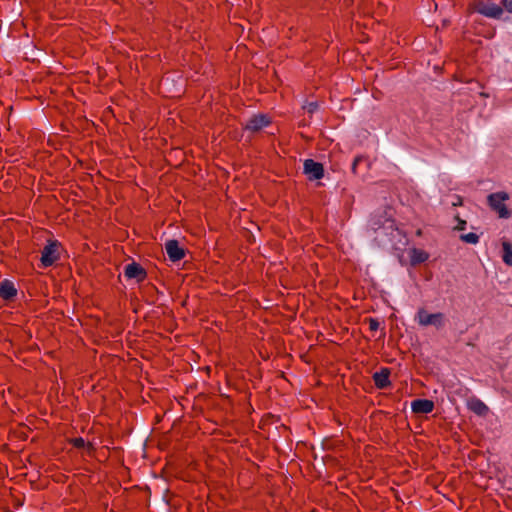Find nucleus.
Wrapping results in <instances>:
<instances>
[{"label":"nucleus","mask_w":512,"mask_h":512,"mask_svg":"<svg viewBox=\"0 0 512 512\" xmlns=\"http://www.w3.org/2000/svg\"><path fill=\"white\" fill-rule=\"evenodd\" d=\"M309 113H314L317 108H318V105L316 102H310L308 103L305 107H304Z\"/></svg>","instance_id":"18"},{"label":"nucleus","mask_w":512,"mask_h":512,"mask_svg":"<svg viewBox=\"0 0 512 512\" xmlns=\"http://www.w3.org/2000/svg\"><path fill=\"white\" fill-rule=\"evenodd\" d=\"M368 325H369V329L371 331H377L379 329L380 323L375 318H369L368 319Z\"/></svg>","instance_id":"16"},{"label":"nucleus","mask_w":512,"mask_h":512,"mask_svg":"<svg viewBox=\"0 0 512 512\" xmlns=\"http://www.w3.org/2000/svg\"><path fill=\"white\" fill-rule=\"evenodd\" d=\"M71 443L76 448H83L85 446V441L81 437L72 439Z\"/></svg>","instance_id":"17"},{"label":"nucleus","mask_w":512,"mask_h":512,"mask_svg":"<svg viewBox=\"0 0 512 512\" xmlns=\"http://www.w3.org/2000/svg\"><path fill=\"white\" fill-rule=\"evenodd\" d=\"M478 12L486 17L499 18L503 10L502 8L493 2H487L478 7Z\"/></svg>","instance_id":"7"},{"label":"nucleus","mask_w":512,"mask_h":512,"mask_svg":"<svg viewBox=\"0 0 512 512\" xmlns=\"http://www.w3.org/2000/svg\"><path fill=\"white\" fill-rule=\"evenodd\" d=\"M461 240L466 243L476 244L479 241V236L477 234L471 232V233L461 235Z\"/></svg>","instance_id":"15"},{"label":"nucleus","mask_w":512,"mask_h":512,"mask_svg":"<svg viewBox=\"0 0 512 512\" xmlns=\"http://www.w3.org/2000/svg\"><path fill=\"white\" fill-rule=\"evenodd\" d=\"M270 124L269 118L264 114H258L251 117L246 123L245 128L251 132H257Z\"/></svg>","instance_id":"6"},{"label":"nucleus","mask_w":512,"mask_h":512,"mask_svg":"<svg viewBox=\"0 0 512 512\" xmlns=\"http://www.w3.org/2000/svg\"><path fill=\"white\" fill-rule=\"evenodd\" d=\"M468 408L477 415L484 416L488 413V407L479 399H472L468 402Z\"/></svg>","instance_id":"13"},{"label":"nucleus","mask_w":512,"mask_h":512,"mask_svg":"<svg viewBox=\"0 0 512 512\" xmlns=\"http://www.w3.org/2000/svg\"><path fill=\"white\" fill-rule=\"evenodd\" d=\"M304 173L310 180H319L324 176V168L321 163L307 159L304 162Z\"/></svg>","instance_id":"4"},{"label":"nucleus","mask_w":512,"mask_h":512,"mask_svg":"<svg viewBox=\"0 0 512 512\" xmlns=\"http://www.w3.org/2000/svg\"><path fill=\"white\" fill-rule=\"evenodd\" d=\"M411 409L416 414H428L433 411L434 403L428 399H417L411 403Z\"/></svg>","instance_id":"9"},{"label":"nucleus","mask_w":512,"mask_h":512,"mask_svg":"<svg viewBox=\"0 0 512 512\" xmlns=\"http://www.w3.org/2000/svg\"><path fill=\"white\" fill-rule=\"evenodd\" d=\"M465 225H466V222H465V221H463V220H460V221H459V224H458V226H457V229H459V230H464V229H465Z\"/></svg>","instance_id":"21"},{"label":"nucleus","mask_w":512,"mask_h":512,"mask_svg":"<svg viewBox=\"0 0 512 512\" xmlns=\"http://www.w3.org/2000/svg\"><path fill=\"white\" fill-rule=\"evenodd\" d=\"M307 356L308 354H301V358L305 361V362H308L309 360L307 359Z\"/></svg>","instance_id":"22"},{"label":"nucleus","mask_w":512,"mask_h":512,"mask_svg":"<svg viewBox=\"0 0 512 512\" xmlns=\"http://www.w3.org/2000/svg\"><path fill=\"white\" fill-rule=\"evenodd\" d=\"M17 290L14 287V284L8 280H5L0 285V296L5 299L9 300L16 296Z\"/></svg>","instance_id":"12"},{"label":"nucleus","mask_w":512,"mask_h":512,"mask_svg":"<svg viewBox=\"0 0 512 512\" xmlns=\"http://www.w3.org/2000/svg\"><path fill=\"white\" fill-rule=\"evenodd\" d=\"M503 261L507 265H512V245L509 242H503Z\"/></svg>","instance_id":"14"},{"label":"nucleus","mask_w":512,"mask_h":512,"mask_svg":"<svg viewBox=\"0 0 512 512\" xmlns=\"http://www.w3.org/2000/svg\"><path fill=\"white\" fill-rule=\"evenodd\" d=\"M124 275L128 279H136L137 281H143L146 278L145 270L137 263L128 264L125 267Z\"/></svg>","instance_id":"8"},{"label":"nucleus","mask_w":512,"mask_h":512,"mask_svg":"<svg viewBox=\"0 0 512 512\" xmlns=\"http://www.w3.org/2000/svg\"><path fill=\"white\" fill-rule=\"evenodd\" d=\"M509 199L506 192L492 193L488 196V203L492 210H494L500 218H509L511 216L510 210L506 207L505 201Z\"/></svg>","instance_id":"1"},{"label":"nucleus","mask_w":512,"mask_h":512,"mask_svg":"<svg viewBox=\"0 0 512 512\" xmlns=\"http://www.w3.org/2000/svg\"><path fill=\"white\" fill-rule=\"evenodd\" d=\"M409 258L412 265H417L428 260L429 254L418 248H413L409 252Z\"/></svg>","instance_id":"11"},{"label":"nucleus","mask_w":512,"mask_h":512,"mask_svg":"<svg viewBox=\"0 0 512 512\" xmlns=\"http://www.w3.org/2000/svg\"><path fill=\"white\" fill-rule=\"evenodd\" d=\"M59 244L57 241H49L41 253V264L43 267H49L59 259Z\"/></svg>","instance_id":"3"},{"label":"nucleus","mask_w":512,"mask_h":512,"mask_svg":"<svg viewBox=\"0 0 512 512\" xmlns=\"http://www.w3.org/2000/svg\"><path fill=\"white\" fill-rule=\"evenodd\" d=\"M390 370L388 368H382L380 371L375 372L373 380L377 388L383 389L390 385L389 380Z\"/></svg>","instance_id":"10"},{"label":"nucleus","mask_w":512,"mask_h":512,"mask_svg":"<svg viewBox=\"0 0 512 512\" xmlns=\"http://www.w3.org/2000/svg\"><path fill=\"white\" fill-rule=\"evenodd\" d=\"M453 205H461V199L459 198L458 201L453 203Z\"/></svg>","instance_id":"23"},{"label":"nucleus","mask_w":512,"mask_h":512,"mask_svg":"<svg viewBox=\"0 0 512 512\" xmlns=\"http://www.w3.org/2000/svg\"><path fill=\"white\" fill-rule=\"evenodd\" d=\"M501 4L508 12L512 13V0H501Z\"/></svg>","instance_id":"19"},{"label":"nucleus","mask_w":512,"mask_h":512,"mask_svg":"<svg viewBox=\"0 0 512 512\" xmlns=\"http://www.w3.org/2000/svg\"><path fill=\"white\" fill-rule=\"evenodd\" d=\"M415 320L421 326L432 325L435 327H441L444 322V315L440 312L429 314L425 309L421 308L418 310Z\"/></svg>","instance_id":"2"},{"label":"nucleus","mask_w":512,"mask_h":512,"mask_svg":"<svg viewBox=\"0 0 512 512\" xmlns=\"http://www.w3.org/2000/svg\"><path fill=\"white\" fill-rule=\"evenodd\" d=\"M359 160H360V158L357 157L353 161V164H352V171H353V173H356V168H357V165L359 163Z\"/></svg>","instance_id":"20"},{"label":"nucleus","mask_w":512,"mask_h":512,"mask_svg":"<svg viewBox=\"0 0 512 512\" xmlns=\"http://www.w3.org/2000/svg\"><path fill=\"white\" fill-rule=\"evenodd\" d=\"M165 250L169 259L173 262L179 261L184 258L185 252L180 247L177 240H169L165 243Z\"/></svg>","instance_id":"5"}]
</instances>
